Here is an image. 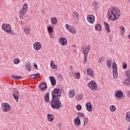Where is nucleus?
<instances>
[{"label": "nucleus", "mask_w": 130, "mask_h": 130, "mask_svg": "<svg viewBox=\"0 0 130 130\" xmlns=\"http://www.w3.org/2000/svg\"><path fill=\"white\" fill-rule=\"evenodd\" d=\"M44 100L46 103L47 102H49V92H47L45 96H44Z\"/></svg>", "instance_id": "21"}, {"label": "nucleus", "mask_w": 130, "mask_h": 130, "mask_svg": "<svg viewBox=\"0 0 130 130\" xmlns=\"http://www.w3.org/2000/svg\"><path fill=\"white\" fill-rule=\"evenodd\" d=\"M122 67L124 70H125V69L127 68V65H126V63H125L124 64H123Z\"/></svg>", "instance_id": "51"}, {"label": "nucleus", "mask_w": 130, "mask_h": 130, "mask_svg": "<svg viewBox=\"0 0 130 130\" xmlns=\"http://www.w3.org/2000/svg\"><path fill=\"white\" fill-rule=\"evenodd\" d=\"M19 24L21 26L24 25V22L23 21H19Z\"/></svg>", "instance_id": "54"}, {"label": "nucleus", "mask_w": 130, "mask_h": 130, "mask_svg": "<svg viewBox=\"0 0 130 130\" xmlns=\"http://www.w3.org/2000/svg\"><path fill=\"white\" fill-rule=\"evenodd\" d=\"M19 62L20 59L19 58H16L13 60V63H14V64H19Z\"/></svg>", "instance_id": "31"}, {"label": "nucleus", "mask_w": 130, "mask_h": 130, "mask_svg": "<svg viewBox=\"0 0 130 130\" xmlns=\"http://www.w3.org/2000/svg\"><path fill=\"white\" fill-rule=\"evenodd\" d=\"M39 88L41 91H45V90L47 89V84H46V82H42L40 84Z\"/></svg>", "instance_id": "11"}, {"label": "nucleus", "mask_w": 130, "mask_h": 130, "mask_svg": "<svg viewBox=\"0 0 130 130\" xmlns=\"http://www.w3.org/2000/svg\"><path fill=\"white\" fill-rule=\"evenodd\" d=\"M128 3H130V0H128Z\"/></svg>", "instance_id": "62"}, {"label": "nucleus", "mask_w": 130, "mask_h": 130, "mask_svg": "<svg viewBox=\"0 0 130 130\" xmlns=\"http://www.w3.org/2000/svg\"><path fill=\"white\" fill-rule=\"evenodd\" d=\"M127 97H129L130 98V91H128V94H127Z\"/></svg>", "instance_id": "58"}, {"label": "nucleus", "mask_w": 130, "mask_h": 130, "mask_svg": "<svg viewBox=\"0 0 130 130\" xmlns=\"http://www.w3.org/2000/svg\"><path fill=\"white\" fill-rule=\"evenodd\" d=\"M125 74L127 76V79L130 80V70H127L125 72Z\"/></svg>", "instance_id": "32"}, {"label": "nucleus", "mask_w": 130, "mask_h": 130, "mask_svg": "<svg viewBox=\"0 0 130 130\" xmlns=\"http://www.w3.org/2000/svg\"><path fill=\"white\" fill-rule=\"evenodd\" d=\"M66 29L70 31V33L74 34L76 33V28L74 26H72L68 24H66Z\"/></svg>", "instance_id": "7"}, {"label": "nucleus", "mask_w": 130, "mask_h": 130, "mask_svg": "<svg viewBox=\"0 0 130 130\" xmlns=\"http://www.w3.org/2000/svg\"><path fill=\"white\" fill-rule=\"evenodd\" d=\"M27 70L28 72H31V66L29 67H27Z\"/></svg>", "instance_id": "53"}, {"label": "nucleus", "mask_w": 130, "mask_h": 130, "mask_svg": "<svg viewBox=\"0 0 130 130\" xmlns=\"http://www.w3.org/2000/svg\"><path fill=\"white\" fill-rule=\"evenodd\" d=\"M51 69H53L54 70H56V69H57V66L56 65L54 64V61H51Z\"/></svg>", "instance_id": "27"}, {"label": "nucleus", "mask_w": 130, "mask_h": 130, "mask_svg": "<svg viewBox=\"0 0 130 130\" xmlns=\"http://www.w3.org/2000/svg\"><path fill=\"white\" fill-rule=\"evenodd\" d=\"M76 109L77 110H81V109H82V106L80 105H78L76 107Z\"/></svg>", "instance_id": "47"}, {"label": "nucleus", "mask_w": 130, "mask_h": 130, "mask_svg": "<svg viewBox=\"0 0 130 130\" xmlns=\"http://www.w3.org/2000/svg\"><path fill=\"white\" fill-rule=\"evenodd\" d=\"M113 77L114 79H117L118 78V74L117 73V70L113 71Z\"/></svg>", "instance_id": "30"}, {"label": "nucleus", "mask_w": 130, "mask_h": 130, "mask_svg": "<svg viewBox=\"0 0 130 130\" xmlns=\"http://www.w3.org/2000/svg\"><path fill=\"white\" fill-rule=\"evenodd\" d=\"M29 78H30V79H36V76H35V74H31V75L30 76Z\"/></svg>", "instance_id": "48"}, {"label": "nucleus", "mask_w": 130, "mask_h": 130, "mask_svg": "<svg viewBox=\"0 0 130 130\" xmlns=\"http://www.w3.org/2000/svg\"><path fill=\"white\" fill-rule=\"evenodd\" d=\"M69 97L70 98H73L75 97V90L73 89L70 90Z\"/></svg>", "instance_id": "25"}, {"label": "nucleus", "mask_w": 130, "mask_h": 130, "mask_svg": "<svg viewBox=\"0 0 130 130\" xmlns=\"http://www.w3.org/2000/svg\"><path fill=\"white\" fill-rule=\"evenodd\" d=\"M22 9H23L27 11H28V5L27 4H24L22 7Z\"/></svg>", "instance_id": "44"}, {"label": "nucleus", "mask_w": 130, "mask_h": 130, "mask_svg": "<svg viewBox=\"0 0 130 130\" xmlns=\"http://www.w3.org/2000/svg\"><path fill=\"white\" fill-rule=\"evenodd\" d=\"M123 84L124 85H125L126 86H129V85H130V79H125L124 81H123Z\"/></svg>", "instance_id": "29"}, {"label": "nucleus", "mask_w": 130, "mask_h": 130, "mask_svg": "<svg viewBox=\"0 0 130 130\" xmlns=\"http://www.w3.org/2000/svg\"><path fill=\"white\" fill-rule=\"evenodd\" d=\"M104 60H105V57H102L99 59L98 62H99L100 63H102Z\"/></svg>", "instance_id": "41"}, {"label": "nucleus", "mask_w": 130, "mask_h": 130, "mask_svg": "<svg viewBox=\"0 0 130 130\" xmlns=\"http://www.w3.org/2000/svg\"><path fill=\"white\" fill-rule=\"evenodd\" d=\"M2 29L7 33H9V32L11 31L12 28L11 27V25L4 23L2 25Z\"/></svg>", "instance_id": "6"}, {"label": "nucleus", "mask_w": 130, "mask_h": 130, "mask_svg": "<svg viewBox=\"0 0 130 130\" xmlns=\"http://www.w3.org/2000/svg\"><path fill=\"white\" fill-rule=\"evenodd\" d=\"M52 98H60L61 97V90L59 87L55 88L51 91Z\"/></svg>", "instance_id": "3"}, {"label": "nucleus", "mask_w": 130, "mask_h": 130, "mask_svg": "<svg viewBox=\"0 0 130 130\" xmlns=\"http://www.w3.org/2000/svg\"><path fill=\"white\" fill-rule=\"evenodd\" d=\"M86 108L87 111H89V112H91V111L93 110V107L92 106L91 103L88 102L86 104Z\"/></svg>", "instance_id": "15"}, {"label": "nucleus", "mask_w": 130, "mask_h": 130, "mask_svg": "<svg viewBox=\"0 0 130 130\" xmlns=\"http://www.w3.org/2000/svg\"><path fill=\"white\" fill-rule=\"evenodd\" d=\"M95 28L97 31H101L102 29V26H101V25L100 24H96L95 26Z\"/></svg>", "instance_id": "28"}, {"label": "nucleus", "mask_w": 130, "mask_h": 130, "mask_svg": "<svg viewBox=\"0 0 130 130\" xmlns=\"http://www.w3.org/2000/svg\"><path fill=\"white\" fill-rule=\"evenodd\" d=\"M30 67H31V64L30 63V62H28L27 63H26V64H25L26 68H29Z\"/></svg>", "instance_id": "49"}, {"label": "nucleus", "mask_w": 130, "mask_h": 130, "mask_svg": "<svg viewBox=\"0 0 130 130\" xmlns=\"http://www.w3.org/2000/svg\"><path fill=\"white\" fill-rule=\"evenodd\" d=\"M93 5L94 7H95V9H99V4L96 1H94L93 3Z\"/></svg>", "instance_id": "35"}, {"label": "nucleus", "mask_w": 130, "mask_h": 130, "mask_svg": "<svg viewBox=\"0 0 130 130\" xmlns=\"http://www.w3.org/2000/svg\"><path fill=\"white\" fill-rule=\"evenodd\" d=\"M70 69H71V71H73V66H70Z\"/></svg>", "instance_id": "59"}, {"label": "nucleus", "mask_w": 130, "mask_h": 130, "mask_svg": "<svg viewBox=\"0 0 130 130\" xmlns=\"http://www.w3.org/2000/svg\"><path fill=\"white\" fill-rule=\"evenodd\" d=\"M41 47H42V45L40 42H36L34 44V48L36 50H39Z\"/></svg>", "instance_id": "12"}, {"label": "nucleus", "mask_w": 130, "mask_h": 130, "mask_svg": "<svg viewBox=\"0 0 130 130\" xmlns=\"http://www.w3.org/2000/svg\"><path fill=\"white\" fill-rule=\"evenodd\" d=\"M112 61V60H109V61H107V64L108 65V67L109 68H111V61Z\"/></svg>", "instance_id": "42"}, {"label": "nucleus", "mask_w": 130, "mask_h": 130, "mask_svg": "<svg viewBox=\"0 0 130 130\" xmlns=\"http://www.w3.org/2000/svg\"><path fill=\"white\" fill-rule=\"evenodd\" d=\"M8 33H10V34H12V35H14V32L12 31V29H11V31L10 32H8Z\"/></svg>", "instance_id": "56"}, {"label": "nucleus", "mask_w": 130, "mask_h": 130, "mask_svg": "<svg viewBox=\"0 0 130 130\" xmlns=\"http://www.w3.org/2000/svg\"><path fill=\"white\" fill-rule=\"evenodd\" d=\"M81 51H83L84 55L83 62L84 63H86V62H87V61L88 60V59H87V57H88V54H86V48L85 47V46H83V47L81 48Z\"/></svg>", "instance_id": "9"}, {"label": "nucleus", "mask_w": 130, "mask_h": 130, "mask_svg": "<svg viewBox=\"0 0 130 130\" xmlns=\"http://www.w3.org/2000/svg\"><path fill=\"white\" fill-rule=\"evenodd\" d=\"M81 75L80 74V73H77L75 75V79H79Z\"/></svg>", "instance_id": "46"}, {"label": "nucleus", "mask_w": 130, "mask_h": 130, "mask_svg": "<svg viewBox=\"0 0 130 130\" xmlns=\"http://www.w3.org/2000/svg\"><path fill=\"white\" fill-rule=\"evenodd\" d=\"M2 109L5 112H8L9 110H11V106L7 103H3L2 105Z\"/></svg>", "instance_id": "5"}, {"label": "nucleus", "mask_w": 130, "mask_h": 130, "mask_svg": "<svg viewBox=\"0 0 130 130\" xmlns=\"http://www.w3.org/2000/svg\"><path fill=\"white\" fill-rule=\"evenodd\" d=\"M59 42L62 46H66V45H67L68 40H67L66 38L61 37L59 39Z\"/></svg>", "instance_id": "8"}, {"label": "nucleus", "mask_w": 130, "mask_h": 130, "mask_svg": "<svg viewBox=\"0 0 130 130\" xmlns=\"http://www.w3.org/2000/svg\"><path fill=\"white\" fill-rule=\"evenodd\" d=\"M110 109L112 112H114L115 110H116V108L115 107V106L112 105L110 106Z\"/></svg>", "instance_id": "37"}, {"label": "nucleus", "mask_w": 130, "mask_h": 130, "mask_svg": "<svg viewBox=\"0 0 130 130\" xmlns=\"http://www.w3.org/2000/svg\"><path fill=\"white\" fill-rule=\"evenodd\" d=\"M49 79L52 86H55V84H56V80H55L54 77L50 76Z\"/></svg>", "instance_id": "16"}, {"label": "nucleus", "mask_w": 130, "mask_h": 130, "mask_svg": "<svg viewBox=\"0 0 130 130\" xmlns=\"http://www.w3.org/2000/svg\"><path fill=\"white\" fill-rule=\"evenodd\" d=\"M35 76L36 77V79L37 78H39V77H40V74L37 73L36 74H35Z\"/></svg>", "instance_id": "50"}, {"label": "nucleus", "mask_w": 130, "mask_h": 130, "mask_svg": "<svg viewBox=\"0 0 130 130\" xmlns=\"http://www.w3.org/2000/svg\"><path fill=\"white\" fill-rule=\"evenodd\" d=\"M87 21L91 24H93L95 21V17L93 15H89L87 16Z\"/></svg>", "instance_id": "14"}, {"label": "nucleus", "mask_w": 130, "mask_h": 130, "mask_svg": "<svg viewBox=\"0 0 130 130\" xmlns=\"http://www.w3.org/2000/svg\"><path fill=\"white\" fill-rule=\"evenodd\" d=\"M78 116L79 117H84L85 116V114L84 113H80V112H79L78 113Z\"/></svg>", "instance_id": "45"}, {"label": "nucleus", "mask_w": 130, "mask_h": 130, "mask_svg": "<svg viewBox=\"0 0 130 130\" xmlns=\"http://www.w3.org/2000/svg\"><path fill=\"white\" fill-rule=\"evenodd\" d=\"M87 72L89 76H90V77H94V73L93 72V71L92 70V69H89L88 70H87Z\"/></svg>", "instance_id": "22"}, {"label": "nucleus", "mask_w": 130, "mask_h": 130, "mask_svg": "<svg viewBox=\"0 0 130 130\" xmlns=\"http://www.w3.org/2000/svg\"><path fill=\"white\" fill-rule=\"evenodd\" d=\"M48 120L51 122V121H53L54 120V116L52 114H49L47 115Z\"/></svg>", "instance_id": "18"}, {"label": "nucleus", "mask_w": 130, "mask_h": 130, "mask_svg": "<svg viewBox=\"0 0 130 130\" xmlns=\"http://www.w3.org/2000/svg\"><path fill=\"white\" fill-rule=\"evenodd\" d=\"M84 47L86 48V54H88V53H89V51H90V50L91 49V48L90 47L87 48V47L85 46Z\"/></svg>", "instance_id": "43"}, {"label": "nucleus", "mask_w": 130, "mask_h": 130, "mask_svg": "<svg viewBox=\"0 0 130 130\" xmlns=\"http://www.w3.org/2000/svg\"><path fill=\"white\" fill-rule=\"evenodd\" d=\"M59 78H62V76H61V75H59Z\"/></svg>", "instance_id": "60"}, {"label": "nucleus", "mask_w": 130, "mask_h": 130, "mask_svg": "<svg viewBox=\"0 0 130 130\" xmlns=\"http://www.w3.org/2000/svg\"><path fill=\"white\" fill-rule=\"evenodd\" d=\"M12 79H15V80H20V79H22V77L21 76H18L16 75H12Z\"/></svg>", "instance_id": "33"}, {"label": "nucleus", "mask_w": 130, "mask_h": 130, "mask_svg": "<svg viewBox=\"0 0 130 130\" xmlns=\"http://www.w3.org/2000/svg\"><path fill=\"white\" fill-rule=\"evenodd\" d=\"M12 95L16 102H18V100H19V91L16 90H13Z\"/></svg>", "instance_id": "10"}, {"label": "nucleus", "mask_w": 130, "mask_h": 130, "mask_svg": "<svg viewBox=\"0 0 130 130\" xmlns=\"http://www.w3.org/2000/svg\"><path fill=\"white\" fill-rule=\"evenodd\" d=\"M59 98H52L51 102H49V103L53 109H57L58 110L59 108L63 107Z\"/></svg>", "instance_id": "1"}, {"label": "nucleus", "mask_w": 130, "mask_h": 130, "mask_svg": "<svg viewBox=\"0 0 130 130\" xmlns=\"http://www.w3.org/2000/svg\"><path fill=\"white\" fill-rule=\"evenodd\" d=\"M24 31L25 32L26 35H28L30 33V28L29 27L24 28Z\"/></svg>", "instance_id": "38"}, {"label": "nucleus", "mask_w": 130, "mask_h": 130, "mask_svg": "<svg viewBox=\"0 0 130 130\" xmlns=\"http://www.w3.org/2000/svg\"><path fill=\"white\" fill-rule=\"evenodd\" d=\"M74 123L77 126H79L81 124V120L79 118H77L74 119Z\"/></svg>", "instance_id": "19"}, {"label": "nucleus", "mask_w": 130, "mask_h": 130, "mask_svg": "<svg viewBox=\"0 0 130 130\" xmlns=\"http://www.w3.org/2000/svg\"><path fill=\"white\" fill-rule=\"evenodd\" d=\"M34 68L35 69L38 70V67L37 66V64H36V63H34Z\"/></svg>", "instance_id": "52"}, {"label": "nucleus", "mask_w": 130, "mask_h": 130, "mask_svg": "<svg viewBox=\"0 0 130 130\" xmlns=\"http://www.w3.org/2000/svg\"><path fill=\"white\" fill-rule=\"evenodd\" d=\"M120 11L118 8H116L110 11H109L108 17L110 21H115L119 18Z\"/></svg>", "instance_id": "2"}, {"label": "nucleus", "mask_w": 130, "mask_h": 130, "mask_svg": "<svg viewBox=\"0 0 130 130\" xmlns=\"http://www.w3.org/2000/svg\"><path fill=\"white\" fill-rule=\"evenodd\" d=\"M104 24L106 27V30L107 31L108 33H110V25L107 22H104Z\"/></svg>", "instance_id": "20"}, {"label": "nucleus", "mask_w": 130, "mask_h": 130, "mask_svg": "<svg viewBox=\"0 0 130 130\" xmlns=\"http://www.w3.org/2000/svg\"><path fill=\"white\" fill-rule=\"evenodd\" d=\"M73 17L74 19L79 20V13L77 12H74L73 14Z\"/></svg>", "instance_id": "24"}, {"label": "nucleus", "mask_w": 130, "mask_h": 130, "mask_svg": "<svg viewBox=\"0 0 130 130\" xmlns=\"http://www.w3.org/2000/svg\"><path fill=\"white\" fill-rule=\"evenodd\" d=\"M126 119L127 121H130V111L127 112L126 114Z\"/></svg>", "instance_id": "34"}, {"label": "nucleus", "mask_w": 130, "mask_h": 130, "mask_svg": "<svg viewBox=\"0 0 130 130\" xmlns=\"http://www.w3.org/2000/svg\"><path fill=\"white\" fill-rule=\"evenodd\" d=\"M123 93H122V91L121 90H118L115 93V97H118V98H120V97H122Z\"/></svg>", "instance_id": "17"}, {"label": "nucleus", "mask_w": 130, "mask_h": 130, "mask_svg": "<svg viewBox=\"0 0 130 130\" xmlns=\"http://www.w3.org/2000/svg\"><path fill=\"white\" fill-rule=\"evenodd\" d=\"M83 98H84V96L83 95V94H79L78 95L77 100H78V101H82V99H83Z\"/></svg>", "instance_id": "36"}, {"label": "nucleus", "mask_w": 130, "mask_h": 130, "mask_svg": "<svg viewBox=\"0 0 130 130\" xmlns=\"http://www.w3.org/2000/svg\"><path fill=\"white\" fill-rule=\"evenodd\" d=\"M127 130H130V126L128 127Z\"/></svg>", "instance_id": "61"}, {"label": "nucleus", "mask_w": 130, "mask_h": 130, "mask_svg": "<svg viewBox=\"0 0 130 130\" xmlns=\"http://www.w3.org/2000/svg\"><path fill=\"white\" fill-rule=\"evenodd\" d=\"M58 128L59 129L61 128V125H60V123H59L58 125Z\"/></svg>", "instance_id": "57"}, {"label": "nucleus", "mask_w": 130, "mask_h": 130, "mask_svg": "<svg viewBox=\"0 0 130 130\" xmlns=\"http://www.w3.org/2000/svg\"><path fill=\"white\" fill-rule=\"evenodd\" d=\"M19 12H20V13H19L20 19L21 20H23V17H24V15L26 13H27V10L23 9V8H22L20 9Z\"/></svg>", "instance_id": "13"}, {"label": "nucleus", "mask_w": 130, "mask_h": 130, "mask_svg": "<svg viewBox=\"0 0 130 130\" xmlns=\"http://www.w3.org/2000/svg\"><path fill=\"white\" fill-rule=\"evenodd\" d=\"M51 23L53 25H55L57 23V19L56 17H52L51 19Z\"/></svg>", "instance_id": "23"}, {"label": "nucleus", "mask_w": 130, "mask_h": 130, "mask_svg": "<svg viewBox=\"0 0 130 130\" xmlns=\"http://www.w3.org/2000/svg\"><path fill=\"white\" fill-rule=\"evenodd\" d=\"M47 30L49 33H52V32H53V28H52L51 26L48 27Z\"/></svg>", "instance_id": "39"}, {"label": "nucleus", "mask_w": 130, "mask_h": 130, "mask_svg": "<svg viewBox=\"0 0 130 130\" xmlns=\"http://www.w3.org/2000/svg\"><path fill=\"white\" fill-rule=\"evenodd\" d=\"M112 70L113 71H117V64H116V62H113L112 64Z\"/></svg>", "instance_id": "26"}, {"label": "nucleus", "mask_w": 130, "mask_h": 130, "mask_svg": "<svg viewBox=\"0 0 130 130\" xmlns=\"http://www.w3.org/2000/svg\"><path fill=\"white\" fill-rule=\"evenodd\" d=\"M84 124H83V125L84 126H86V125H88V122H86V121H84Z\"/></svg>", "instance_id": "55"}, {"label": "nucleus", "mask_w": 130, "mask_h": 130, "mask_svg": "<svg viewBox=\"0 0 130 130\" xmlns=\"http://www.w3.org/2000/svg\"><path fill=\"white\" fill-rule=\"evenodd\" d=\"M89 88L93 90V91H98L99 90V88H98V86L97 85V83L95 82V81L92 80L90 81L89 83Z\"/></svg>", "instance_id": "4"}, {"label": "nucleus", "mask_w": 130, "mask_h": 130, "mask_svg": "<svg viewBox=\"0 0 130 130\" xmlns=\"http://www.w3.org/2000/svg\"><path fill=\"white\" fill-rule=\"evenodd\" d=\"M120 30L121 31V35H123L124 34V27L123 26H120Z\"/></svg>", "instance_id": "40"}]
</instances>
